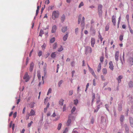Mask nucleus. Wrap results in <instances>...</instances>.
Listing matches in <instances>:
<instances>
[{
  "label": "nucleus",
  "mask_w": 133,
  "mask_h": 133,
  "mask_svg": "<svg viewBox=\"0 0 133 133\" xmlns=\"http://www.w3.org/2000/svg\"><path fill=\"white\" fill-rule=\"evenodd\" d=\"M59 12L58 11H54L52 13V18L54 19H55L56 18L58 17L59 15Z\"/></svg>",
  "instance_id": "1"
},
{
  "label": "nucleus",
  "mask_w": 133,
  "mask_h": 133,
  "mask_svg": "<svg viewBox=\"0 0 133 133\" xmlns=\"http://www.w3.org/2000/svg\"><path fill=\"white\" fill-rule=\"evenodd\" d=\"M102 6L101 4H99L98 7V13L99 16H101L102 14Z\"/></svg>",
  "instance_id": "2"
},
{
  "label": "nucleus",
  "mask_w": 133,
  "mask_h": 133,
  "mask_svg": "<svg viewBox=\"0 0 133 133\" xmlns=\"http://www.w3.org/2000/svg\"><path fill=\"white\" fill-rule=\"evenodd\" d=\"M92 52V49L91 47L87 46L86 47L85 53L87 54L88 53H91Z\"/></svg>",
  "instance_id": "3"
},
{
  "label": "nucleus",
  "mask_w": 133,
  "mask_h": 133,
  "mask_svg": "<svg viewBox=\"0 0 133 133\" xmlns=\"http://www.w3.org/2000/svg\"><path fill=\"white\" fill-rule=\"evenodd\" d=\"M23 79L25 80L26 82L29 81L30 79L29 76L28 72H26L23 77Z\"/></svg>",
  "instance_id": "4"
},
{
  "label": "nucleus",
  "mask_w": 133,
  "mask_h": 133,
  "mask_svg": "<svg viewBox=\"0 0 133 133\" xmlns=\"http://www.w3.org/2000/svg\"><path fill=\"white\" fill-rule=\"evenodd\" d=\"M82 19L81 22V26L82 27V31L84 28V26L85 25V23H84L85 18H84V17H82Z\"/></svg>",
  "instance_id": "5"
},
{
  "label": "nucleus",
  "mask_w": 133,
  "mask_h": 133,
  "mask_svg": "<svg viewBox=\"0 0 133 133\" xmlns=\"http://www.w3.org/2000/svg\"><path fill=\"white\" fill-rule=\"evenodd\" d=\"M35 111L33 109H31L30 112V114L28 115L29 116L26 119H29V116H32L35 115Z\"/></svg>",
  "instance_id": "6"
},
{
  "label": "nucleus",
  "mask_w": 133,
  "mask_h": 133,
  "mask_svg": "<svg viewBox=\"0 0 133 133\" xmlns=\"http://www.w3.org/2000/svg\"><path fill=\"white\" fill-rule=\"evenodd\" d=\"M128 63L130 65L133 63V55L132 57H129L127 60Z\"/></svg>",
  "instance_id": "7"
},
{
  "label": "nucleus",
  "mask_w": 133,
  "mask_h": 133,
  "mask_svg": "<svg viewBox=\"0 0 133 133\" xmlns=\"http://www.w3.org/2000/svg\"><path fill=\"white\" fill-rule=\"evenodd\" d=\"M95 39L94 38L92 37L91 40V45L92 47H94V45L95 44Z\"/></svg>",
  "instance_id": "8"
},
{
  "label": "nucleus",
  "mask_w": 133,
  "mask_h": 133,
  "mask_svg": "<svg viewBox=\"0 0 133 133\" xmlns=\"http://www.w3.org/2000/svg\"><path fill=\"white\" fill-rule=\"evenodd\" d=\"M119 56V52L118 51H116L115 55V57L116 61H117L118 60Z\"/></svg>",
  "instance_id": "9"
},
{
  "label": "nucleus",
  "mask_w": 133,
  "mask_h": 133,
  "mask_svg": "<svg viewBox=\"0 0 133 133\" xmlns=\"http://www.w3.org/2000/svg\"><path fill=\"white\" fill-rule=\"evenodd\" d=\"M109 68L112 71L114 69V66L113 65L112 62V61H110L109 63Z\"/></svg>",
  "instance_id": "10"
},
{
  "label": "nucleus",
  "mask_w": 133,
  "mask_h": 133,
  "mask_svg": "<svg viewBox=\"0 0 133 133\" xmlns=\"http://www.w3.org/2000/svg\"><path fill=\"white\" fill-rule=\"evenodd\" d=\"M129 119L130 126L133 128V118L131 117H129Z\"/></svg>",
  "instance_id": "11"
},
{
  "label": "nucleus",
  "mask_w": 133,
  "mask_h": 133,
  "mask_svg": "<svg viewBox=\"0 0 133 133\" xmlns=\"http://www.w3.org/2000/svg\"><path fill=\"white\" fill-rule=\"evenodd\" d=\"M57 29V26L56 25H55L53 26L52 27V29L51 30V32L52 33H55L56 30Z\"/></svg>",
  "instance_id": "12"
},
{
  "label": "nucleus",
  "mask_w": 133,
  "mask_h": 133,
  "mask_svg": "<svg viewBox=\"0 0 133 133\" xmlns=\"http://www.w3.org/2000/svg\"><path fill=\"white\" fill-rule=\"evenodd\" d=\"M34 64L33 63H31L30 64V66L29 68V70L30 72L32 71L33 70V68L34 67Z\"/></svg>",
  "instance_id": "13"
},
{
  "label": "nucleus",
  "mask_w": 133,
  "mask_h": 133,
  "mask_svg": "<svg viewBox=\"0 0 133 133\" xmlns=\"http://www.w3.org/2000/svg\"><path fill=\"white\" fill-rule=\"evenodd\" d=\"M102 72L103 75H106L107 73V71L106 68H104L102 70Z\"/></svg>",
  "instance_id": "14"
},
{
  "label": "nucleus",
  "mask_w": 133,
  "mask_h": 133,
  "mask_svg": "<svg viewBox=\"0 0 133 133\" xmlns=\"http://www.w3.org/2000/svg\"><path fill=\"white\" fill-rule=\"evenodd\" d=\"M112 22L114 25H115L116 23L115 18L114 16H113L112 17Z\"/></svg>",
  "instance_id": "15"
},
{
  "label": "nucleus",
  "mask_w": 133,
  "mask_h": 133,
  "mask_svg": "<svg viewBox=\"0 0 133 133\" xmlns=\"http://www.w3.org/2000/svg\"><path fill=\"white\" fill-rule=\"evenodd\" d=\"M71 122V119H70L69 117L68 118V120L66 123V124L67 126H69L70 125V124Z\"/></svg>",
  "instance_id": "16"
},
{
  "label": "nucleus",
  "mask_w": 133,
  "mask_h": 133,
  "mask_svg": "<svg viewBox=\"0 0 133 133\" xmlns=\"http://www.w3.org/2000/svg\"><path fill=\"white\" fill-rule=\"evenodd\" d=\"M101 68V63H100L98 65L97 67V71L98 72H99Z\"/></svg>",
  "instance_id": "17"
},
{
  "label": "nucleus",
  "mask_w": 133,
  "mask_h": 133,
  "mask_svg": "<svg viewBox=\"0 0 133 133\" xmlns=\"http://www.w3.org/2000/svg\"><path fill=\"white\" fill-rule=\"evenodd\" d=\"M123 78V76H118V77L117 78V79L118 81V83H119L121 82V79H122Z\"/></svg>",
  "instance_id": "18"
},
{
  "label": "nucleus",
  "mask_w": 133,
  "mask_h": 133,
  "mask_svg": "<svg viewBox=\"0 0 133 133\" xmlns=\"http://www.w3.org/2000/svg\"><path fill=\"white\" fill-rule=\"evenodd\" d=\"M125 131L126 133H129V128L128 126L125 125Z\"/></svg>",
  "instance_id": "19"
},
{
  "label": "nucleus",
  "mask_w": 133,
  "mask_h": 133,
  "mask_svg": "<svg viewBox=\"0 0 133 133\" xmlns=\"http://www.w3.org/2000/svg\"><path fill=\"white\" fill-rule=\"evenodd\" d=\"M64 100L62 99H61L59 101V104L62 106L63 105Z\"/></svg>",
  "instance_id": "20"
},
{
  "label": "nucleus",
  "mask_w": 133,
  "mask_h": 133,
  "mask_svg": "<svg viewBox=\"0 0 133 133\" xmlns=\"http://www.w3.org/2000/svg\"><path fill=\"white\" fill-rule=\"evenodd\" d=\"M129 87L131 88L133 86V82L132 81H130L128 83Z\"/></svg>",
  "instance_id": "21"
},
{
  "label": "nucleus",
  "mask_w": 133,
  "mask_h": 133,
  "mask_svg": "<svg viewBox=\"0 0 133 133\" xmlns=\"http://www.w3.org/2000/svg\"><path fill=\"white\" fill-rule=\"evenodd\" d=\"M67 30V27H64L62 28V31L63 32H65Z\"/></svg>",
  "instance_id": "22"
},
{
  "label": "nucleus",
  "mask_w": 133,
  "mask_h": 133,
  "mask_svg": "<svg viewBox=\"0 0 133 133\" xmlns=\"http://www.w3.org/2000/svg\"><path fill=\"white\" fill-rule=\"evenodd\" d=\"M124 116L122 115L121 116L120 118V121L122 122H123L124 119Z\"/></svg>",
  "instance_id": "23"
},
{
  "label": "nucleus",
  "mask_w": 133,
  "mask_h": 133,
  "mask_svg": "<svg viewBox=\"0 0 133 133\" xmlns=\"http://www.w3.org/2000/svg\"><path fill=\"white\" fill-rule=\"evenodd\" d=\"M68 36V35L67 34L63 37V40L64 41H65L67 39Z\"/></svg>",
  "instance_id": "24"
},
{
  "label": "nucleus",
  "mask_w": 133,
  "mask_h": 133,
  "mask_svg": "<svg viewBox=\"0 0 133 133\" xmlns=\"http://www.w3.org/2000/svg\"><path fill=\"white\" fill-rule=\"evenodd\" d=\"M55 52H52L51 54V57L52 58H55L56 56Z\"/></svg>",
  "instance_id": "25"
},
{
  "label": "nucleus",
  "mask_w": 133,
  "mask_h": 133,
  "mask_svg": "<svg viewBox=\"0 0 133 133\" xmlns=\"http://www.w3.org/2000/svg\"><path fill=\"white\" fill-rule=\"evenodd\" d=\"M57 47V43H55L53 45V48L54 49H56Z\"/></svg>",
  "instance_id": "26"
},
{
  "label": "nucleus",
  "mask_w": 133,
  "mask_h": 133,
  "mask_svg": "<svg viewBox=\"0 0 133 133\" xmlns=\"http://www.w3.org/2000/svg\"><path fill=\"white\" fill-rule=\"evenodd\" d=\"M65 19V16L63 15L61 17V21L62 22H63L64 21Z\"/></svg>",
  "instance_id": "27"
},
{
  "label": "nucleus",
  "mask_w": 133,
  "mask_h": 133,
  "mask_svg": "<svg viewBox=\"0 0 133 133\" xmlns=\"http://www.w3.org/2000/svg\"><path fill=\"white\" fill-rule=\"evenodd\" d=\"M43 34L44 32L42 30H41L39 32V36L42 37V35Z\"/></svg>",
  "instance_id": "28"
},
{
  "label": "nucleus",
  "mask_w": 133,
  "mask_h": 133,
  "mask_svg": "<svg viewBox=\"0 0 133 133\" xmlns=\"http://www.w3.org/2000/svg\"><path fill=\"white\" fill-rule=\"evenodd\" d=\"M90 72L91 73L92 75L94 76L95 78L96 77V76L95 75V72L93 70H92V71H91Z\"/></svg>",
  "instance_id": "29"
},
{
  "label": "nucleus",
  "mask_w": 133,
  "mask_h": 133,
  "mask_svg": "<svg viewBox=\"0 0 133 133\" xmlns=\"http://www.w3.org/2000/svg\"><path fill=\"white\" fill-rule=\"evenodd\" d=\"M62 125V124L61 123H60L58 124L57 127V129L58 130H59L60 129Z\"/></svg>",
  "instance_id": "30"
},
{
  "label": "nucleus",
  "mask_w": 133,
  "mask_h": 133,
  "mask_svg": "<svg viewBox=\"0 0 133 133\" xmlns=\"http://www.w3.org/2000/svg\"><path fill=\"white\" fill-rule=\"evenodd\" d=\"M55 38L54 37L50 39V42L51 43H53L55 41Z\"/></svg>",
  "instance_id": "31"
},
{
  "label": "nucleus",
  "mask_w": 133,
  "mask_h": 133,
  "mask_svg": "<svg viewBox=\"0 0 133 133\" xmlns=\"http://www.w3.org/2000/svg\"><path fill=\"white\" fill-rule=\"evenodd\" d=\"M63 50V48L62 46L61 45L60 48L58 49V51H61Z\"/></svg>",
  "instance_id": "32"
},
{
  "label": "nucleus",
  "mask_w": 133,
  "mask_h": 133,
  "mask_svg": "<svg viewBox=\"0 0 133 133\" xmlns=\"http://www.w3.org/2000/svg\"><path fill=\"white\" fill-rule=\"evenodd\" d=\"M76 108L75 107H73L71 110V113H73L76 110Z\"/></svg>",
  "instance_id": "33"
},
{
  "label": "nucleus",
  "mask_w": 133,
  "mask_h": 133,
  "mask_svg": "<svg viewBox=\"0 0 133 133\" xmlns=\"http://www.w3.org/2000/svg\"><path fill=\"white\" fill-rule=\"evenodd\" d=\"M95 94L94 93L92 94V103L93 102L94 100L95 99Z\"/></svg>",
  "instance_id": "34"
},
{
  "label": "nucleus",
  "mask_w": 133,
  "mask_h": 133,
  "mask_svg": "<svg viewBox=\"0 0 133 133\" xmlns=\"http://www.w3.org/2000/svg\"><path fill=\"white\" fill-rule=\"evenodd\" d=\"M42 52L40 51L38 53V55L39 57L41 56L42 55Z\"/></svg>",
  "instance_id": "35"
},
{
  "label": "nucleus",
  "mask_w": 133,
  "mask_h": 133,
  "mask_svg": "<svg viewBox=\"0 0 133 133\" xmlns=\"http://www.w3.org/2000/svg\"><path fill=\"white\" fill-rule=\"evenodd\" d=\"M51 91H52L51 89V88H49L48 90V93L47 94V95H48L49 94L51 93Z\"/></svg>",
  "instance_id": "36"
},
{
  "label": "nucleus",
  "mask_w": 133,
  "mask_h": 133,
  "mask_svg": "<svg viewBox=\"0 0 133 133\" xmlns=\"http://www.w3.org/2000/svg\"><path fill=\"white\" fill-rule=\"evenodd\" d=\"M101 79L102 81H104L105 80V79L104 76L103 75H101Z\"/></svg>",
  "instance_id": "37"
},
{
  "label": "nucleus",
  "mask_w": 133,
  "mask_h": 133,
  "mask_svg": "<svg viewBox=\"0 0 133 133\" xmlns=\"http://www.w3.org/2000/svg\"><path fill=\"white\" fill-rule=\"evenodd\" d=\"M73 93V91L72 90L69 91V95H71Z\"/></svg>",
  "instance_id": "38"
},
{
  "label": "nucleus",
  "mask_w": 133,
  "mask_h": 133,
  "mask_svg": "<svg viewBox=\"0 0 133 133\" xmlns=\"http://www.w3.org/2000/svg\"><path fill=\"white\" fill-rule=\"evenodd\" d=\"M109 26L108 25H107L105 27V30L106 31H108L109 29Z\"/></svg>",
  "instance_id": "39"
},
{
  "label": "nucleus",
  "mask_w": 133,
  "mask_h": 133,
  "mask_svg": "<svg viewBox=\"0 0 133 133\" xmlns=\"http://www.w3.org/2000/svg\"><path fill=\"white\" fill-rule=\"evenodd\" d=\"M78 101L77 99H75L74 100V104L76 105L78 103Z\"/></svg>",
  "instance_id": "40"
},
{
  "label": "nucleus",
  "mask_w": 133,
  "mask_h": 133,
  "mask_svg": "<svg viewBox=\"0 0 133 133\" xmlns=\"http://www.w3.org/2000/svg\"><path fill=\"white\" fill-rule=\"evenodd\" d=\"M63 82V81L62 80H61L58 83V85L59 87H60L61 86V84Z\"/></svg>",
  "instance_id": "41"
},
{
  "label": "nucleus",
  "mask_w": 133,
  "mask_h": 133,
  "mask_svg": "<svg viewBox=\"0 0 133 133\" xmlns=\"http://www.w3.org/2000/svg\"><path fill=\"white\" fill-rule=\"evenodd\" d=\"M71 65L72 66H74L75 62L74 61L71 62Z\"/></svg>",
  "instance_id": "42"
},
{
  "label": "nucleus",
  "mask_w": 133,
  "mask_h": 133,
  "mask_svg": "<svg viewBox=\"0 0 133 133\" xmlns=\"http://www.w3.org/2000/svg\"><path fill=\"white\" fill-rule=\"evenodd\" d=\"M83 5H84L83 3L82 2L80 3V4H79V8H80L82 6H83Z\"/></svg>",
  "instance_id": "43"
},
{
  "label": "nucleus",
  "mask_w": 133,
  "mask_h": 133,
  "mask_svg": "<svg viewBox=\"0 0 133 133\" xmlns=\"http://www.w3.org/2000/svg\"><path fill=\"white\" fill-rule=\"evenodd\" d=\"M123 35H121L119 37V39L120 41H122V40L123 39Z\"/></svg>",
  "instance_id": "44"
},
{
  "label": "nucleus",
  "mask_w": 133,
  "mask_h": 133,
  "mask_svg": "<svg viewBox=\"0 0 133 133\" xmlns=\"http://www.w3.org/2000/svg\"><path fill=\"white\" fill-rule=\"evenodd\" d=\"M78 28H76L75 30V33L77 34L78 33Z\"/></svg>",
  "instance_id": "45"
},
{
  "label": "nucleus",
  "mask_w": 133,
  "mask_h": 133,
  "mask_svg": "<svg viewBox=\"0 0 133 133\" xmlns=\"http://www.w3.org/2000/svg\"><path fill=\"white\" fill-rule=\"evenodd\" d=\"M66 106L65 104H64L63 105V111H65L66 109Z\"/></svg>",
  "instance_id": "46"
},
{
  "label": "nucleus",
  "mask_w": 133,
  "mask_h": 133,
  "mask_svg": "<svg viewBox=\"0 0 133 133\" xmlns=\"http://www.w3.org/2000/svg\"><path fill=\"white\" fill-rule=\"evenodd\" d=\"M129 30H130V32L131 34H133V31L132 29H131L130 27L129 26Z\"/></svg>",
  "instance_id": "47"
},
{
  "label": "nucleus",
  "mask_w": 133,
  "mask_h": 133,
  "mask_svg": "<svg viewBox=\"0 0 133 133\" xmlns=\"http://www.w3.org/2000/svg\"><path fill=\"white\" fill-rule=\"evenodd\" d=\"M98 36L99 37V38L100 39V40L101 42H102L103 40V38L102 37V36L100 35V34Z\"/></svg>",
  "instance_id": "48"
},
{
  "label": "nucleus",
  "mask_w": 133,
  "mask_h": 133,
  "mask_svg": "<svg viewBox=\"0 0 133 133\" xmlns=\"http://www.w3.org/2000/svg\"><path fill=\"white\" fill-rule=\"evenodd\" d=\"M46 46V45L45 44H44L42 46V49H44L45 48Z\"/></svg>",
  "instance_id": "49"
},
{
  "label": "nucleus",
  "mask_w": 133,
  "mask_h": 133,
  "mask_svg": "<svg viewBox=\"0 0 133 133\" xmlns=\"http://www.w3.org/2000/svg\"><path fill=\"white\" fill-rule=\"evenodd\" d=\"M17 112H16L13 114V117L14 118H15L17 116Z\"/></svg>",
  "instance_id": "50"
},
{
  "label": "nucleus",
  "mask_w": 133,
  "mask_h": 133,
  "mask_svg": "<svg viewBox=\"0 0 133 133\" xmlns=\"http://www.w3.org/2000/svg\"><path fill=\"white\" fill-rule=\"evenodd\" d=\"M103 56H102L100 57V61L101 62H102L103 61Z\"/></svg>",
  "instance_id": "51"
},
{
  "label": "nucleus",
  "mask_w": 133,
  "mask_h": 133,
  "mask_svg": "<svg viewBox=\"0 0 133 133\" xmlns=\"http://www.w3.org/2000/svg\"><path fill=\"white\" fill-rule=\"evenodd\" d=\"M89 83H87L86 86V88L85 90V91L86 92L89 86Z\"/></svg>",
  "instance_id": "52"
},
{
  "label": "nucleus",
  "mask_w": 133,
  "mask_h": 133,
  "mask_svg": "<svg viewBox=\"0 0 133 133\" xmlns=\"http://www.w3.org/2000/svg\"><path fill=\"white\" fill-rule=\"evenodd\" d=\"M33 123V122L32 121H31L29 123L28 125V127H30L31 126V124Z\"/></svg>",
  "instance_id": "53"
},
{
  "label": "nucleus",
  "mask_w": 133,
  "mask_h": 133,
  "mask_svg": "<svg viewBox=\"0 0 133 133\" xmlns=\"http://www.w3.org/2000/svg\"><path fill=\"white\" fill-rule=\"evenodd\" d=\"M102 102H101L100 103V104L99 105H98L97 106V109H98V110H99V107H100V105H101L102 104Z\"/></svg>",
  "instance_id": "54"
},
{
  "label": "nucleus",
  "mask_w": 133,
  "mask_h": 133,
  "mask_svg": "<svg viewBox=\"0 0 133 133\" xmlns=\"http://www.w3.org/2000/svg\"><path fill=\"white\" fill-rule=\"evenodd\" d=\"M49 3H50V2H49V0H46L45 2V4H49Z\"/></svg>",
  "instance_id": "55"
},
{
  "label": "nucleus",
  "mask_w": 133,
  "mask_h": 133,
  "mask_svg": "<svg viewBox=\"0 0 133 133\" xmlns=\"http://www.w3.org/2000/svg\"><path fill=\"white\" fill-rule=\"evenodd\" d=\"M29 61V59L28 57H27L26 58V65H27Z\"/></svg>",
  "instance_id": "56"
},
{
  "label": "nucleus",
  "mask_w": 133,
  "mask_h": 133,
  "mask_svg": "<svg viewBox=\"0 0 133 133\" xmlns=\"http://www.w3.org/2000/svg\"><path fill=\"white\" fill-rule=\"evenodd\" d=\"M37 76L38 78V79H40L41 78V75H40V74L39 73L37 75Z\"/></svg>",
  "instance_id": "57"
},
{
  "label": "nucleus",
  "mask_w": 133,
  "mask_h": 133,
  "mask_svg": "<svg viewBox=\"0 0 133 133\" xmlns=\"http://www.w3.org/2000/svg\"><path fill=\"white\" fill-rule=\"evenodd\" d=\"M33 49H32L31 50V51L30 52V54H29V56L30 57H31V56L32 53L33 52Z\"/></svg>",
  "instance_id": "58"
},
{
  "label": "nucleus",
  "mask_w": 133,
  "mask_h": 133,
  "mask_svg": "<svg viewBox=\"0 0 133 133\" xmlns=\"http://www.w3.org/2000/svg\"><path fill=\"white\" fill-rule=\"evenodd\" d=\"M93 84L94 86L96 85V81L95 79H94L93 80Z\"/></svg>",
  "instance_id": "59"
},
{
  "label": "nucleus",
  "mask_w": 133,
  "mask_h": 133,
  "mask_svg": "<svg viewBox=\"0 0 133 133\" xmlns=\"http://www.w3.org/2000/svg\"><path fill=\"white\" fill-rule=\"evenodd\" d=\"M126 18L127 21L128 22L129 20V15H127L126 16Z\"/></svg>",
  "instance_id": "60"
},
{
  "label": "nucleus",
  "mask_w": 133,
  "mask_h": 133,
  "mask_svg": "<svg viewBox=\"0 0 133 133\" xmlns=\"http://www.w3.org/2000/svg\"><path fill=\"white\" fill-rule=\"evenodd\" d=\"M105 108H106V109H107L108 110H108V104H106L105 105Z\"/></svg>",
  "instance_id": "61"
},
{
  "label": "nucleus",
  "mask_w": 133,
  "mask_h": 133,
  "mask_svg": "<svg viewBox=\"0 0 133 133\" xmlns=\"http://www.w3.org/2000/svg\"><path fill=\"white\" fill-rule=\"evenodd\" d=\"M31 104H32L31 105H30V107L31 108H32L34 106V103L33 102L31 103Z\"/></svg>",
  "instance_id": "62"
},
{
  "label": "nucleus",
  "mask_w": 133,
  "mask_h": 133,
  "mask_svg": "<svg viewBox=\"0 0 133 133\" xmlns=\"http://www.w3.org/2000/svg\"><path fill=\"white\" fill-rule=\"evenodd\" d=\"M25 109H26V108H25V107H24V108L23 109V112H22L23 114H24V113L25 112Z\"/></svg>",
  "instance_id": "63"
},
{
  "label": "nucleus",
  "mask_w": 133,
  "mask_h": 133,
  "mask_svg": "<svg viewBox=\"0 0 133 133\" xmlns=\"http://www.w3.org/2000/svg\"><path fill=\"white\" fill-rule=\"evenodd\" d=\"M20 100H20V99H18L17 100V104H18L19 103V102L20 101Z\"/></svg>",
  "instance_id": "64"
}]
</instances>
